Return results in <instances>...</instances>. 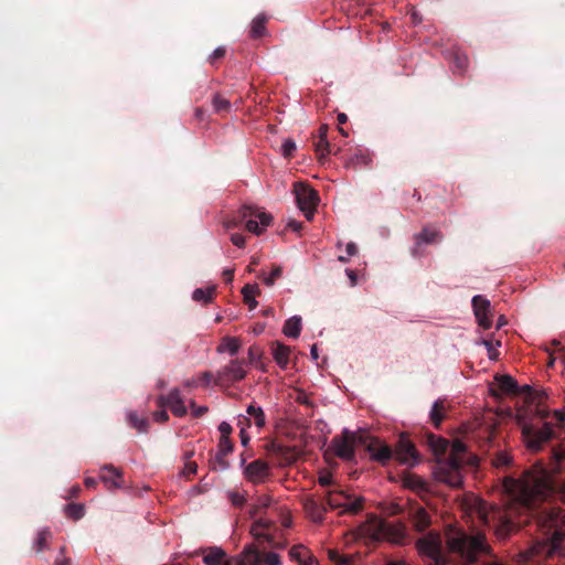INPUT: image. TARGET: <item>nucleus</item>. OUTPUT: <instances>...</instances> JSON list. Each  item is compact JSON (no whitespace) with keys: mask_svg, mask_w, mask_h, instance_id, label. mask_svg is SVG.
Masks as SVG:
<instances>
[{"mask_svg":"<svg viewBox=\"0 0 565 565\" xmlns=\"http://www.w3.org/2000/svg\"><path fill=\"white\" fill-rule=\"evenodd\" d=\"M225 55V49L220 46L216 47L209 56V61L214 63L216 60L222 58Z\"/></svg>","mask_w":565,"mask_h":565,"instance_id":"nucleus-51","label":"nucleus"},{"mask_svg":"<svg viewBox=\"0 0 565 565\" xmlns=\"http://www.w3.org/2000/svg\"><path fill=\"white\" fill-rule=\"evenodd\" d=\"M271 353H273V358L276 361V363L281 369H286L289 363V354H290L289 347L282 344L279 341H275L271 344Z\"/></svg>","mask_w":565,"mask_h":565,"instance_id":"nucleus-22","label":"nucleus"},{"mask_svg":"<svg viewBox=\"0 0 565 565\" xmlns=\"http://www.w3.org/2000/svg\"><path fill=\"white\" fill-rule=\"evenodd\" d=\"M203 563L205 565H223L226 561V553L220 546H212L203 551Z\"/></svg>","mask_w":565,"mask_h":565,"instance_id":"nucleus-23","label":"nucleus"},{"mask_svg":"<svg viewBox=\"0 0 565 565\" xmlns=\"http://www.w3.org/2000/svg\"><path fill=\"white\" fill-rule=\"evenodd\" d=\"M287 227L294 232H298L301 228V224L295 220H289L287 222Z\"/></svg>","mask_w":565,"mask_h":565,"instance_id":"nucleus-64","label":"nucleus"},{"mask_svg":"<svg viewBox=\"0 0 565 565\" xmlns=\"http://www.w3.org/2000/svg\"><path fill=\"white\" fill-rule=\"evenodd\" d=\"M438 238H440V233L427 227L423 228V231L416 235L417 244H430Z\"/></svg>","mask_w":565,"mask_h":565,"instance_id":"nucleus-36","label":"nucleus"},{"mask_svg":"<svg viewBox=\"0 0 565 565\" xmlns=\"http://www.w3.org/2000/svg\"><path fill=\"white\" fill-rule=\"evenodd\" d=\"M230 499H231L232 503L237 507L242 505L245 501V499L242 494L235 493V492L230 493Z\"/></svg>","mask_w":565,"mask_h":565,"instance_id":"nucleus-57","label":"nucleus"},{"mask_svg":"<svg viewBox=\"0 0 565 565\" xmlns=\"http://www.w3.org/2000/svg\"><path fill=\"white\" fill-rule=\"evenodd\" d=\"M294 192L298 207L305 213L306 218L310 221L319 202L317 192L301 182L295 183Z\"/></svg>","mask_w":565,"mask_h":565,"instance_id":"nucleus-9","label":"nucleus"},{"mask_svg":"<svg viewBox=\"0 0 565 565\" xmlns=\"http://www.w3.org/2000/svg\"><path fill=\"white\" fill-rule=\"evenodd\" d=\"M416 545L419 554L428 557L433 565H446V559L441 554V539L438 533L429 532L420 537Z\"/></svg>","mask_w":565,"mask_h":565,"instance_id":"nucleus-8","label":"nucleus"},{"mask_svg":"<svg viewBox=\"0 0 565 565\" xmlns=\"http://www.w3.org/2000/svg\"><path fill=\"white\" fill-rule=\"evenodd\" d=\"M215 288H196L192 294V299L198 302L209 303L213 299Z\"/></svg>","mask_w":565,"mask_h":565,"instance_id":"nucleus-34","label":"nucleus"},{"mask_svg":"<svg viewBox=\"0 0 565 565\" xmlns=\"http://www.w3.org/2000/svg\"><path fill=\"white\" fill-rule=\"evenodd\" d=\"M65 513L70 518H72L74 520H78V519L83 518V515H84V508L81 504H67L65 507Z\"/></svg>","mask_w":565,"mask_h":565,"instance_id":"nucleus-41","label":"nucleus"},{"mask_svg":"<svg viewBox=\"0 0 565 565\" xmlns=\"http://www.w3.org/2000/svg\"><path fill=\"white\" fill-rule=\"evenodd\" d=\"M241 349V342L237 338L225 337L222 343L217 347V352H227L230 355H236Z\"/></svg>","mask_w":565,"mask_h":565,"instance_id":"nucleus-29","label":"nucleus"},{"mask_svg":"<svg viewBox=\"0 0 565 565\" xmlns=\"http://www.w3.org/2000/svg\"><path fill=\"white\" fill-rule=\"evenodd\" d=\"M498 386L503 393H513L516 391V381L511 375H499L495 377Z\"/></svg>","mask_w":565,"mask_h":565,"instance_id":"nucleus-33","label":"nucleus"},{"mask_svg":"<svg viewBox=\"0 0 565 565\" xmlns=\"http://www.w3.org/2000/svg\"><path fill=\"white\" fill-rule=\"evenodd\" d=\"M435 451L446 452L449 448V443L446 439L438 438L436 443L433 445Z\"/></svg>","mask_w":565,"mask_h":565,"instance_id":"nucleus-49","label":"nucleus"},{"mask_svg":"<svg viewBox=\"0 0 565 565\" xmlns=\"http://www.w3.org/2000/svg\"><path fill=\"white\" fill-rule=\"evenodd\" d=\"M327 503L330 509H340V514L358 513L364 502L361 495H351L343 490L329 491L326 495Z\"/></svg>","mask_w":565,"mask_h":565,"instance_id":"nucleus-7","label":"nucleus"},{"mask_svg":"<svg viewBox=\"0 0 565 565\" xmlns=\"http://www.w3.org/2000/svg\"><path fill=\"white\" fill-rule=\"evenodd\" d=\"M449 457L448 458H455L456 461H459L461 463L465 462L462 459V455L466 452V445L460 440H454L451 444H449Z\"/></svg>","mask_w":565,"mask_h":565,"instance_id":"nucleus-37","label":"nucleus"},{"mask_svg":"<svg viewBox=\"0 0 565 565\" xmlns=\"http://www.w3.org/2000/svg\"><path fill=\"white\" fill-rule=\"evenodd\" d=\"M260 290L256 284H247L242 289V295L244 301L248 305L249 309H255L258 305L256 297L259 295Z\"/></svg>","mask_w":565,"mask_h":565,"instance_id":"nucleus-28","label":"nucleus"},{"mask_svg":"<svg viewBox=\"0 0 565 565\" xmlns=\"http://www.w3.org/2000/svg\"><path fill=\"white\" fill-rule=\"evenodd\" d=\"M522 435L526 447L532 451H539L542 445L552 438L553 430L548 423H545L539 430H535L529 424H524Z\"/></svg>","mask_w":565,"mask_h":565,"instance_id":"nucleus-10","label":"nucleus"},{"mask_svg":"<svg viewBox=\"0 0 565 565\" xmlns=\"http://www.w3.org/2000/svg\"><path fill=\"white\" fill-rule=\"evenodd\" d=\"M212 106H213V109L216 113H222V111L228 113L231 110V107H232L230 100L226 99L225 97H223L220 94H215L213 96V98H212Z\"/></svg>","mask_w":565,"mask_h":565,"instance_id":"nucleus-39","label":"nucleus"},{"mask_svg":"<svg viewBox=\"0 0 565 565\" xmlns=\"http://www.w3.org/2000/svg\"><path fill=\"white\" fill-rule=\"evenodd\" d=\"M553 417L558 424H563L565 422V411L556 409L553 412Z\"/></svg>","mask_w":565,"mask_h":565,"instance_id":"nucleus-62","label":"nucleus"},{"mask_svg":"<svg viewBox=\"0 0 565 565\" xmlns=\"http://www.w3.org/2000/svg\"><path fill=\"white\" fill-rule=\"evenodd\" d=\"M239 438H241V444L246 447L249 443V436L247 434V431L244 430V428L241 429L239 431Z\"/></svg>","mask_w":565,"mask_h":565,"instance_id":"nucleus-63","label":"nucleus"},{"mask_svg":"<svg viewBox=\"0 0 565 565\" xmlns=\"http://www.w3.org/2000/svg\"><path fill=\"white\" fill-rule=\"evenodd\" d=\"M190 408L193 417H201L207 412L206 406H196L193 401L190 402Z\"/></svg>","mask_w":565,"mask_h":565,"instance_id":"nucleus-48","label":"nucleus"},{"mask_svg":"<svg viewBox=\"0 0 565 565\" xmlns=\"http://www.w3.org/2000/svg\"><path fill=\"white\" fill-rule=\"evenodd\" d=\"M198 380L199 383L202 382L204 386H209L215 379H213L212 373L203 372L199 375Z\"/></svg>","mask_w":565,"mask_h":565,"instance_id":"nucleus-55","label":"nucleus"},{"mask_svg":"<svg viewBox=\"0 0 565 565\" xmlns=\"http://www.w3.org/2000/svg\"><path fill=\"white\" fill-rule=\"evenodd\" d=\"M402 483L403 487L418 492L427 491L428 489L427 482L422 477L413 473L405 475Z\"/></svg>","mask_w":565,"mask_h":565,"instance_id":"nucleus-26","label":"nucleus"},{"mask_svg":"<svg viewBox=\"0 0 565 565\" xmlns=\"http://www.w3.org/2000/svg\"><path fill=\"white\" fill-rule=\"evenodd\" d=\"M100 480L110 490L119 489L124 484L121 472L113 466H105L102 469Z\"/></svg>","mask_w":565,"mask_h":565,"instance_id":"nucleus-19","label":"nucleus"},{"mask_svg":"<svg viewBox=\"0 0 565 565\" xmlns=\"http://www.w3.org/2000/svg\"><path fill=\"white\" fill-rule=\"evenodd\" d=\"M273 217L263 209L252 205H244L236 217L230 218L224 222L226 230L238 226L245 223L248 232L260 235L271 223Z\"/></svg>","mask_w":565,"mask_h":565,"instance_id":"nucleus-2","label":"nucleus"},{"mask_svg":"<svg viewBox=\"0 0 565 565\" xmlns=\"http://www.w3.org/2000/svg\"><path fill=\"white\" fill-rule=\"evenodd\" d=\"M52 534L47 529L40 530L33 543L34 550L39 553L47 547Z\"/></svg>","mask_w":565,"mask_h":565,"instance_id":"nucleus-38","label":"nucleus"},{"mask_svg":"<svg viewBox=\"0 0 565 565\" xmlns=\"http://www.w3.org/2000/svg\"><path fill=\"white\" fill-rule=\"evenodd\" d=\"M303 508L308 518L316 523H320L324 519L326 508L313 497H307L303 500Z\"/></svg>","mask_w":565,"mask_h":565,"instance_id":"nucleus-20","label":"nucleus"},{"mask_svg":"<svg viewBox=\"0 0 565 565\" xmlns=\"http://www.w3.org/2000/svg\"><path fill=\"white\" fill-rule=\"evenodd\" d=\"M252 423H250V419L248 418V415L247 416H244V415H239L238 418H237V426L239 427V430L242 428H244V430L246 431L248 427H250Z\"/></svg>","mask_w":565,"mask_h":565,"instance_id":"nucleus-54","label":"nucleus"},{"mask_svg":"<svg viewBox=\"0 0 565 565\" xmlns=\"http://www.w3.org/2000/svg\"><path fill=\"white\" fill-rule=\"evenodd\" d=\"M264 565H282L279 554L269 552L264 556Z\"/></svg>","mask_w":565,"mask_h":565,"instance_id":"nucleus-47","label":"nucleus"},{"mask_svg":"<svg viewBox=\"0 0 565 565\" xmlns=\"http://www.w3.org/2000/svg\"><path fill=\"white\" fill-rule=\"evenodd\" d=\"M316 152L320 158H324L329 154L330 143L328 140H318L316 143Z\"/></svg>","mask_w":565,"mask_h":565,"instance_id":"nucleus-43","label":"nucleus"},{"mask_svg":"<svg viewBox=\"0 0 565 565\" xmlns=\"http://www.w3.org/2000/svg\"><path fill=\"white\" fill-rule=\"evenodd\" d=\"M369 434L365 430L350 431L344 428L341 436H335L332 439V449L334 454L345 460L354 458V447L356 445H364L367 441Z\"/></svg>","mask_w":565,"mask_h":565,"instance_id":"nucleus-5","label":"nucleus"},{"mask_svg":"<svg viewBox=\"0 0 565 565\" xmlns=\"http://www.w3.org/2000/svg\"><path fill=\"white\" fill-rule=\"evenodd\" d=\"M297 146L296 142L292 139H286L284 140L281 145V153L286 158H290L294 152L296 151Z\"/></svg>","mask_w":565,"mask_h":565,"instance_id":"nucleus-42","label":"nucleus"},{"mask_svg":"<svg viewBox=\"0 0 565 565\" xmlns=\"http://www.w3.org/2000/svg\"><path fill=\"white\" fill-rule=\"evenodd\" d=\"M218 448H220V455L221 456H227L230 452H232L233 445H232V443L230 440V437L220 438Z\"/></svg>","mask_w":565,"mask_h":565,"instance_id":"nucleus-46","label":"nucleus"},{"mask_svg":"<svg viewBox=\"0 0 565 565\" xmlns=\"http://www.w3.org/2000/svg\"><path fill=\"white\" fill-rule=\"evenodd\" d=\"M394 456L403 465L415 466L418 463V454L414 445L404 437L398 440Z\"/></svg>","mask_w":565,"mask_h":565,"instance_id":"nucleus-16","label":"nucleus"},{"mask_svg":"<svg viewBox=\"0 0 565 565\" xmlns=\"http://www.w3.org/2000/svg\"><path fill=\"white\" fill-rule=\"evenodd\" d=\"M282 275V268L280 266L275 267L268 276L264 277V282L267 286H273L275 280Z\"/></svg>","mask_w":565,"mask_h":565,"instance_id":"nucleus-45","label":"nucleus"},{"mask_svg":"<svg viewBox=\"0 0 565 565\" xmlns=\"http://www.w3.org/2000/svg\"><path fill=\"white\" fill-rule=\"evenodd\" d=\"M472 308L479 327H481L483 330L490 329L492 326V318L490 316V301L487 298L477 295L472 298Z\"/></svg>","mask_w":565,"mask_h":565,"instance_id":"nucleus-14","label":"nucleus"},{"mask_svg":"<svg viewBox=\"0 0 565 565\" xmlns=\"http://www.w3.org/2000/svg\"><path fill=\"white\" fill-rule=\"evenodd\" d=\"M231 241L237 247H244L245 245V237L241 234H233Z\"/></svg>","mask_w":565,"mask_h":565,"instance_id":"nucleus-58","label":"nucleus"},{"mask_svg":"<svg viewBox=\"0 0 565 565\" xmlns=\"http://www.w3.org/2000/svg\"><path fill=\"white\" fill-rule=\"evenodd\" d=\"M359 534L374 541L386 540L398 544L404 539V529L396 524H390L384 520L371 516L359 527Z\"/></svg>","mask_w":565,"mask_h":565,"instance_id":"nucleus-3","label":"nucleus"},{"mask_svg":"<svg viewBox=\"0 0 565 565\" xmlns=\"http://www.w3.org/2000/svg\"><path fill=\"white\" fill-rule=\"evenodd\" d=\"M318 480L321 486H329L332 482V476L329 472H324L319 476Z\"/></svg>","mask_w":565,"mask_h":565,"instance_id":"nucleus-60","label":"nucleus"},{"mask_svg":"<svg viewBox=\"0 0 565 565\" xmlns=\"http://www.w3.org/2000/svg\"><path fill=\"white\" fill-rule=\"evenodd\" d=\"M198 466L193 461H189L184 465L182 475L185 477H189L191 475H194L196 472Z\"/></svg>","mask_w":565,"mask_h":565,"instance_id":"nucleus-50","label":"nucleus"},{"mask_svg":"<svg viewBox=\"0 0 565 565\" xmlns=\"http://www.w3.org/2000/svg\"><path fill=\"white\" fill-rule=\"evenodd\" d=\"M463 463L456 461L455 458L439 459L434 469V477L437 481L448 484L452 488H459L462 484L461 467Z\"/></svg>","mask_w":565,"mask_h":565,"instance_id":"nucleus-6","label":"nucleus"},{"mask_svg":"<svg viewBox=\"0 0 565 565\" xmlns=\"http://www.w3.org/2000/svg\"><path fill=\"white\" fill-rule=\"evenodd\" d=\"M445 412V405L443 399H437L434 402L431 409L429 412V417L434 424L435 427H439L443 419H444V413Z\"/></svg>","mask_w":565,"mask_h":565,"instance_id":"nucleus-31","label":"nucleus"},{"mask_svg":"<svg viewBox=\"0 0 565 565\" xmlns=\"http://www.w3.org/2000/svg\"><path fill=\"white\" fill-rule=\"evenodd\" d=\"M412 520L417 531H424L430 524V518L424 508H416L413 511Z\"/></svg>","mask_w":565,"mask_h":565,"instance_id":"nucleus-27","label":"nucleus"},{"mask_svg":"<svg viewBox=\"0 0 565 565\" xmlns=\"http://www.w3.org/2000/svg\"><path fill=\"white\" fill-rule=\"evenodd\" d=\"M153 419L159 423H164L169 419V415H168L167 411L161 409L153 414Z\"/></svg>","mask_w":565,"mask_h":565,"instance_id":"nucleus-56","label":"nucleus"},{"mask_svg":"<svg viewBox=\"0 0 565 565\" xmlns=\"http://www.w3.org/2000/svg\"><path fill=\"white\" fill-rule=\"evenodd\" d=\"M271 522L269 520L259 519L256 522L253 523L250 527V534L256 540H265L269 544H273V536L270 533H268V529L270 527Z\"/></svg>","mask_w":565,"mask_h":565,"instance_id":"nucleus-21","label":"nucleus"},{"mask_svg":"<svg viewBox=\"0 0 565 565\" xmlns=\"http://www.w3.org/2000/svg\"><path fill=\"white\" fill-rule=\"evenodd\" d=\"M481 344L486 347L488 353H489V358L490 359H495L498 353L495 351V348L493 345V343L489 340H482L481 341Z\"/></svg>","mask_w":565,"mask_h":565,"instance_id":"nucleus-53","label":"nucleus"},{"mask_svg":"<svg viewBox=\"0 0 565 565\" xmlns=\"http://www.w3.org/2000/svg\"><path fill=\"white\" fill-rule=\"evenodd\" d=\"M245 463L246 460L242 458L241 466L244 467L243 476L248 482L253 484H259L266 481L270 469L265 460L256 459L248 465Z\"/></svg>","mask_w":565,"mask_h":565,"instance_id":"nucleus-11","label":"nucleus"},{"mask_svg":"<svg viewBox=\"0 0 565 565\" xmlns=\"http://www.w3.org/2000/svg\"><path fill=\"white\" fill-rule=\"evenodd\" d=\"M127 419L131 427L137 429L139 433H146L148 428V420L143 417H139L136 412H128Z\"/></svg>","mask_w":565,"mask_h":565,"instance_id":"nucleus-35","label":"nucleus"},{"mask_svg":"<svg viewBox=\"0 0 565 565\" xmlns=\"http://www.w3.org/2000/svg\"><path fill=\"white\" fill-rule=\"evenodd\" d=\"M306 553V548L301 545H298L291 547L289 555L292 559L297 561L300 564L302 563Z\"/></svg>","mask_w":565,"mask_h":565,"instance_id":"nucleus-44","label":"nucleus"},{"mask_svg":"<svg viewBox=\"0 0 565 565\" xmlns=\"http://www.w3.org/2000/svg\"><path fill=\"white\" fill-rule=\"evenodd\" d=\"M245 375L244 362L232 360L227 365L217 371L214 383L222 385L224 383L236 382L243 380Z\"/></svg>","mask_w":565,"mask_h":565,"instance_id":"nucleus-12","label":"nucleus"},{"mask_svg":"<svg viewBox=\"0 0 565 565\" xmlns=\"http://www.w3.org/2000/svg\"><path fill=\"white\" fill-rule=\"evenodd\" d=\"M218 430L221 433V438H226L230 437L232 433V426L226 422H222L218 426Z\"/></svg>","mask_w":565,"mask_h":565,"instance_id":"nucleus-52","label":"nucleus"},{"mask_svg":"<svg viewBox=\"0 0 565 565\" xmlns=\"http://www.w3.org/2000/svg\"><path fill=\"white\" fill-rule=\"evenodd\" d=\"M512 456L509 452H498L492 459V465L497 468L508 467L512 463Z\"/></svg>","mask_w":565,"mask_h":565,"instance_id":"nucleus-40","label":"nucleus"},{"mask_svg":"<svg viewBox=\"0 0 565 565\" xmlns=\"http://www.w3.org/2000/svg\"><path fill=\"white\" fill-rule=\"evenodd\" d=\"M371 458L382 465H385L392 457L393 451L386 444L369 435L367 441L364 444Z\"/></svg>","mask_w":565,"mask_h":565,"instance_id":"nucleus-17","label":"nucleus"},{"mask_svg":"<svg viewBox=\"0 0 565 565\" xmlns=\"http://www.w3.org/2000/svg\"><path fill=\"white\" fill-rule=\"evenodd\" d=\"M447 544L450 551L459 553L468 562H473L477 554L486 550L484 536L481 534L468 536L456 532L449 535Z\"/></svg>","mask_w":565,"mask_h":565,"instance_id":"nucleus-4","label":"nucleus"},{"mask_svg":"<svg viewBox=\"0 0 565 565\" xmlns=\"http://www.w3.org/2000/svg\"><path fill=\"white\" fill-rule=\"evenodd\" d=\"M158 405L160 407L168 406L173 415L178 417H182L186 414L188 409L184 405V401L181 396V393L178 388H173L170 391L168 395H160L158 397Z\"/></svg>","mask_w":565,"mask_h":565,"instance_id":"nucleus-15","label":"nucleus"},{"mask_svg":"<svg viewBox=\"0 0 565 565\" xmlns=\"http://www.w3.org/2000/svg\"><path fill=\"white\" fill-rule=\"evenodd\" d=\"M371 162H372L371 154L366 151L360 150L356 153H354L353 156H351L345 161V167L356 170V169H361L364 167H369L371 164Z\"/></svg>","mask_w":565,"mask_h":565,"instance_id":"nucleus-24","label":"nucleus"},{"mask_svg":"<svg viewBox=\"0 0 565 565\" xmlns=\"http://www.w3.org/2000/svg\"><path fill=\"white\" fill-rule=\"evenodd\" d=\"M248 418L250 423L254 424L258 428H263L265 426V414L262 407L249 405L246 409Z\"/></svg>","mask_w":565,"mask_h":565,"instance_id":"nucleus-30","label":"nucleus"},{"mask_svg":"<svg viewBox=\"0 0 565 565\" xmlns=\"http://www.w3.org/2000/svg\"><path fill=\"white\" fill-rule=\"evenodd\" d=\"M345 252H347V255L350 256V257L355 256L356 253H358V247H356L355 243L349 242L345 245Z\"/></svg>","mask_w":565,"mask_h":565,"instance_id":"nucleus-61","label":"nucleus"},{"mask_svg":"<svg viewBox=\"0 0 565 565\" xmlns=\"http://www.w3.org/2000/svg\"><path fill=\"white\" fill-rule=\"evenodd\" d=\"M302 329V321L299 316H294L286 320L282 327V333L292 339L299 338Z\"/></svg>","mask_w":565,"mask_h":565,"instance_id":"nucleus-25","label":"nucleus"},{"mask_svg":"<svg viewBox=\"0 0 565 565\" xmlns=\"http://www.w3.org/2000/svg\"><path fill=\"white\" fill-rule=\"evenodd\" d=\"M329 556L332 561L341 565L347 564L348 562L344 556L339 555L335 551H329Z\"/></svg>","mask_w":565,"mask_h":565,"instance_id":"nucleus-59","label":"nucleus"},{"mask_svg":"<svg viewBox=\"0 0 565 565\" xmlns=\"http://www.w3.org/2000/svg\"><path fill=\"white\" fill-rule=\"evenodd\" d=\"M223 565H262V558L254 545H247L238 555L226 558Z\"/></svg>","mask_w":565,"mask_h":565,"instance_id":"nucleus-18","label":"nucleus"},{"mask_svg":"<svg viewBox=\"0 0 565 565\" xmlns=\"http://www.w3.org/2000/svg\"><path fill=\"white\" fill-rule=\"evenodd\" d=\"M564 539V534L555 530L552 534L551 542L548 544L546 543H537L535 544L531 550L525 551L520 554V562H526L532 557L534 554L543 553L546 548V554L552 555L554 552H556L562 544Z\"/></svg>","mask_w":565,"mask_h":565,"instance_id":"nucleus-13","label":"nucleus"},{"mask_svg":"<svg viewBox=\"0 0 565 565\" xmlns=\"http://www.w3.org/2000/svg\"><path fill=\"white\" fill-rule=\"evenodd\" d=\"M266 17L264 14L257 15L250 24V38L257 39L266 32Z\"/></svg>","mask_w":565,"mask_h":565,"instance_id":"nucleus-32","label":"nucleus"},{"mask_svg":"<svg viewBox=\"0 0 565 565\" xmlns=\"http://www.w3.org/2000/svg\"><path fill=\"white\" fill-rule=\"evenodd\" d=\"M503 487L511 497V503L505 511L488 504L478 497L471 498L468 503L470 513L477 515L482 524H495V533L500 539H504L512 530L514 510L527 509L548 495V471L541 462H536L519 479L504 478Z\"/></svg>","mask_w":565,"mask_h":565,"instance_id":"nucleus-1","label":"nucleus"}]
</instances>
